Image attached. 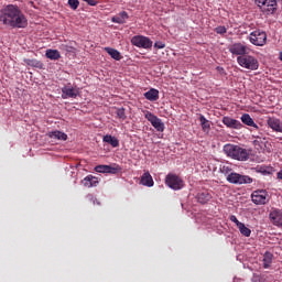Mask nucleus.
<instances>
[{
    "instance_id": "1",
    "label": "nucleus",
    "mask_w": 282,
    "mask_h": 282,
    "mask_svg": "<svg viewBox=\"0 0 282 282\" xmlns=\"http://www.w3.org/2000/svg\"><path fill=\"white\" fill-rule=\"evenodd\" d=\"M0 23L4 28L12 30H23L28 28V17L17 4H7L0 10Z\"/></svg>"
},
{
    "instance_id": "2",
    "label": "nucleus",
    "mask_w": 282,
    "mask_h": 282,
    "mask_svg": "<svg viewBox=\"0 0 282 282\" xmlns=\"http://www.w3.org/2000/svg\"><path fill=\"white\" fill-rule=\"evenodd\" d=\"M224 151L228 158H232V160H238V162H248L250 159V152L235 144H226L224 147Z\"/></svg>"
},
{
    "instance_id": "3",
    "label": "nucleus",
    "mask_w": 282,
    "mask_h": 282,
    "mask_svg": "<svg viewBox=\"0 0 282 282\" xmlns=\"http://www.w3.org/2000/svg\"><path fill=\"white\" fill-rule=\"evenodd\" d=\"M237 63L240 65V67H243L245 69H250L251 72H254L259 69V59L252 55H242L237 57Z\"/></svg>"
},
{
    "instance_id": "4",
    "label": "nucleus",
    "mask_w": 282,
    "mask_h": 282,
    "mask_svg": "<svg viewBox=\"0 0 282 282\" xmlns=\"http://www.w3.org/2000/svg\"><path fill=\"white\" fill-rule=\"evenodd\" d=\"M252 144L254 147V149L257 151H260L261 153L265 152L267 153H270L272 150H271V144H270V141H268V138H265L263 134H260V135H252Z\"/></svg>"
},
{
    "instance_id": "5",
    "label": "nucleus",
    "mask_w": 282,
    "mask_h": 282,
    "mask_svg": "<svg viewBox=\"0 0 282 282\" xmlns=\"http://www.w3.org/2000/svg\"><path fill=\"white\" fill-rule=\"evenodd\" d=\"M249 41L257 47H263V45H265L268 42V34L265 31L256 30L249 34Z\"/></svg>"
},
{
    "instance_id": "6",
    "label": "nucleus",
    "mask_w": 282,
    "mask_h": 282,
    "mask_svg": "<svg viewBox=\"0 0 282 282\" xmlns=\"http://www.w3.org/2000/svg\"><path fill=\"white\" fill-rule=\"evenodd\" d=\"M165 184L169 188H172V191H182L184 187V180L177 176V174L169 173L165 176Z\"/></svg>"
},
{
    "instance_id": "7",
    "label": "nucleus",
    "mask_w": 282,
    "mask_h": 282,
    "mask_svg": "<svg viewBox=\"0 0 282 282\" xmlns=\"http://www.w3.org/2000/svg\"><path fill=\"white\" fill-rule=\"evenodd\" d=\"M226 180H227V182H229V184H239V185L252 184V182H253L252 177H250L248 175H241L236 172H231L230 174H228Z\"/></svg>"
},
{
    "instance_id": "8",
    "label": "nucleus",
    "mask_w": 282,
    "mask_h": 282,
    "mask_svg": "<svg viewBox=\"0 0 282 282\" xmlns=\"http://www.w3.org/2000/svg\"><path fill=\"white\" fill-rule=\"evenodd\" d=\"M268 191L265 189H257L251 194V202L256 204V206H265L270 198H268Z\"/></svg>"
},
{
    "instance_id": "9",
    "label": "nucleus",
    "mask_w": 282,
    "mask_h": 282,
    "mask_svg": "<svg viewBox=\"0 0 282 282\" xmlns=\"http://www.w3.org/2000/svg\"><path fill=\"white\" fill-rule=\"evenodd\" d=\"M132 45L141 47L142 50H151L153 47V41L144 35H134L131 39Z\"/></svg>"
},
{
    "instance_id": "10",
    "label": "nucleus",
    "mask_w": 282,
    "mask_h": 282,
    "mask_svg": "<svg viewBox=\"0 0 282 282\" xmlns=\"http://www.w3.org/2000/svg\"><path fill=\"white\" fill-rule=\"evenodd\" d=\"M258 8H259L260 12H262L263 14L270 15V14H274V12H276V8H279V4H278L276 0H265Z\"/></svg>"
},
{
    "instance_id": "11",
    "label": "nucleus",
    "mask_w": 282,
    "mask_h": 282,
    "mask_svg": "<svg viewBox=\"0 0 282 282\" xmlns=\"http://www.w3.org/2000/svg\"><path fill=\"white\" fill-rule=\"evenodd\" d=\"M144 117L152 124V127L156 129V131H164V122H162V119L158 118V116L153 115L151 111H145Z\"/></svg>"
},
{
    "instance_id": "12",
    "label": "nucleus",
    "mask_w": 282,
    "mask_h": 282,
    "mask_svg": "<svg viewBox=\"0 0 282 282\" xmlns=\"http://www.w3.org/2000/svg\"><path fill=\"white\" fill-rule=\"evenodd\" d=\"M229 52L230 54H234L235 56H246L248 52V46L246 44L238 42L229 45Z\"/></svg>"
},
{
    "instance_id": "13",
    "label": "nucleus",
    "mask_w": 282,
    "mask_h": 282,
    "mask_svg": "<svg viewBox=\"0 0 282 282\" xmlns=\"http://www.w3.org/2000/svg\"><path fill=\"white\" fill-rule=\"evenodd\" d=\"M221 122L225 124V127H227V129H243V123L237 119H232L231 117H223Z\"/></svg>"
},
{
    "instance_id": "14",
    "label": "nucleus",
    "mask_w": 282,
    "mask_h": 282,
    "mask_svg": "<svg viewBox=\"0 0 282 282\" xmlns=\"http://www.w3.org/2000/svg\"><path fill=\"white\" fill-rule=\"evenodd\" d=\"M269 217L274 226L282 227V210L281 209L273 208L270 212Z\"/></svg>"
},
{
    "instance_id": "15",
    "label": "nucleus",
    "mask_w": 282,
    "mask_h": 282,
    "mask_svg": "<svg viewBox=\"0 0 282 282\" xmlns=\"http://www.w3.org/2000/svg\"><path fill=\"white\" fill-rule=\"evenodd\" d=\"M78 97V90L74 87L64 86L62 88V98L64 100H67V98H77Z\"/></svg>"
},
{
    "instance_id": "16",
    "label": "nucleus",
    "mask_w": 282,
    "mask_h": 282,
    "mask_svg": "<svg viewBox=\"0 0 282 282\" xmlns=\"http://www.w3.org/2000/svg\"><path fill=\"white\" fill-rule=\"evenodd\" d=\"M268 127L272 129V131H276L278 133H282V123L281 120L274 117H269L267 120Z\"/></svg>"
},
{
    "instance_id": "17",
    "label": "nucleus",
    "mask_w": 282,
    "mask_h": 282,
    "mask_svg": "<svg viewBox=\"0 0 282 282\" xmlns=\"http://www.w3.org/2000/svg\"><path fill=\"white\" fill-rule=\"evenodd\" d=\"M100 180L94 175H88L82 181L83 186L86 188H94V186H98Z\"/></svg>"
},
{
    "instance_id": "18",
    "label": "nucleus",
    "mask_w": 282,
    "mask_h": 282,
    "mask_svg": "<svg viewBox=\"0 0 282 282\" xmlns=\"http://www.w3.org/2000/svg\"><path fill=\"white\" fill-rule=\"evenodd\" d=\"M240 120H241L242 124H246L247 127H252L256 131H259V126L254 122V119H252V117H250V115L243 113L240 117Z\"/></svg>"
},
{
    "instance_id": "19",
    "label": "nucleus",
    "mask_w": 282,
    "mask_h": 282,
    "mask_svg": "<svg viewBox=\"0 0 282 282\" xmlns=\"http://www.w3.org/2000/svg\"><path fill=\"white\" fill-rule=\"evenodd\" d=\"M102 142H105L106 144H110L112 149H118V147H120V140L111 134L104 135Z\"/></svg>"
},
{
    "instance_id": "20",
    "label": "nucleus",
    "mask_w": 282,
    "mask_h": 282,
    "mask_svg": "<svg viewBox=\"0 0 282 282\" xmlns=\"http://www.w3.org/2000/svg\"><path fill=\"white\" fill-rule=\"evenodd\" d=\"M144 98L150 100V102H155V100H160V90L155 88H151L147 93H144Z\"/></svg>"
},
{
    "instance_id": "21",
    "label": "nucleus",
    "mask_w": 282,
    "mask_h": 282,
    "mask_svg": "<svg viewBox=\"0 0 282 282\" xmlns=\"http://www.w3.org/2000/svg\"><path fill=\"white\" fill-rule=\"evenodd\" d=\"M196 199L198 204H208L213 199V194H210L208 191L200 192L196 195Z\"/></svg>"
},
{
    "instance_id": "22",
    "label": "nucleus",
    "mask_w": 282,
    "mask_h": 282,
    "mask_svg": "<svg viewBox=\"0 0 282 282\" xmlns=\"http://www.w3.org/2000/svg\"><path fill=\"white\" fill-rule=\"evenodd\" d=\"M140 184H142V186H148V188L153 187V176H151V173L149 172H144L143 175L141 176V181Z\"/></svg>"
},
{
    "instance_id": "23",
    "label": "nucleus",
    "mask_w": 282,
    "mask_h": 282,
    "mask_svg": "<svg viewBox=\"0 0 282 282\" xmlns=\"http://www.w3.org/2000/svg\"><path fill=\"white\" fill-rule=\"evenodd\" d=\"M48 138H51L52 140L65 141V140H67V133L59 131V130H54V131L48 132Z\"/></svg>"
},
{
    "instance_id": "24",
    "label": "nucleus",
    "mask_w": 282,
    "mask_h": 282,
    "mask_svg": "<svg viewBox=\"0 0 282 282\" xmlns=\"http://www.w3.org/2000/svg\"><path fill=\"white\" fill-rule=\"evenodd\" d=\"M127 19H129V13H127L126 11L120 12L119 14L112 17L111 21L112 23H127Z\"/></svg>"
},
{
    "instance_id": "25",
    "label": "nucleus",
    "mask_w": 282,
    "mask_h": 282,
    "mask_svg": "<svg viewBox=\"0 0 282 282\" xmlns=\"http://www.w3.org/2000/svg\"><path fill=\"white\" fill-rule=\"evenodd\" d=\"M45 56L50 61H58L61 58V52H58V50L48 48L45 52Z\"/></svg>"
},
{
    "instance_id": "26",
    "label": "nucleus",
    "mask_w": 282,
    "mask_h": 282,
    "mask_svg": "<svg viewBox=\"0 0 282 282\" xmlns=\"http://www.w3.org/2000/svg\"><path fill=\"white\" fill-rule=\"evenodd\" d=\"M105 52L113 58V61H122V55L119 53L118 50L111 47H105Z\"/></svg>"
},
{
    "instance_id": "27",
    "label": "nucleus",
    "mask_w": 282,
    "mask_h": 282,
    "mask_svg": "<svg viewBox=\"0 0 282 282\" xmlns=\"http://www.w3.org/2000/svg\"><path fill=\"white\" fill-rule=\"evenodd\" d=\"M256 173H261L262 175H272L274 173V167L272 166H257L254 167Z\"/></svg>"
},
{
    "instance_id": "28",
    "label": "nucleus",
    "mask_w": 282,
    "mask_h": 282,
    "mask_svg": "<svg viewBox=\"0 0 282 282\" xmlns=\"http://www.w3.org/2000/svg\"><path fill=\"white\" fill-rule=\"evenodd\" d=\"M199 122L202 124V129L205 133H208L210 131V121L204 117V115H200L199 117Z\"/></svg>"
},
{
    "instance_id": "29",
    "label": "nucleus",
    "mask_w": 282,
    "mask_h": 282,
    "mask_svg": "<svg viewBox=\"0 0 282 282\" xmlns=\"http://www.w3.org/2000/svg\"><path fill=\"white\" fill-rule=\"evenodd\" d=\"M238 230L240 235H242V237H250V235H252V230H250V228H248L243 223H240V225H238Z\"/></svg>"
},
{
    "instance_id": "30",
    "label": "nucleus",
    "mask_w": 282,
    "mask_h": 282,
    "mask_svg": "<svg viewBox=\"0 0 282 282\" xmlns=\"http://www.w3.org/2000/svg\"><path fill=\"white\" fill-rule=\"evenodd\" d=\"M59 50L66 52V54H76V48L67 43L61 44Z\"/></svg>"
},
{
    "instance_id": "31",
    "label": "nucleus",
    "mask_w": 282,
    "mask_h": 282,
    "mask_svg": "<svg viewBox=\"0 0 282 282\" xmlns=\"http://www.w3.org/2000/svg\"><path fill=\"white\" fill-rule=\"evenodd\" d=\"M24 63L30 67H37V69H43V63L36 59H24Z\"/></svg>"
},
{
    "instance_id": "32",
    "label": "nucleus",
    "mask_w": 282,
    "mask_h": 282,
    "mask_svg": "<svg viewBox=\"0 0 282 282\" xmlns=\"http://www.w3.org/2000/svg\"><path fill=\"white\" fill-rule=\"evenodd\" d=\"M272 253L265 252L263 256V268L268 269L272 264Z\"/></svg>"
},
{
    "instance_id": "33",
    "label": "nucleus",
    "mask_w": 282,
    "mask_h": 282,
    "mask_svg": "<svg viewBox=\"0 0 282 282\" xmlns=\"http://www.w3.org/2000/svg\"><path fill=\"white\" fill-rule=\"evenodd\" d=\"M122 171V167L120 165H108L107 173L110 175H117V173H120Z\"/></svg>"
},
{
    "instance_id": "34",
    "label": "nucleus",
    "mask_w": 282,
    "mask_h": 282,
    "mask_svg": "<svg viewBox=\"0 0 282 282\" xmlns=\"http://www.w3.org/2000/svg\"><path fill=\"white\" fill-rule=\"evenodd\" d=\"M86 199H88V202H91V204H94V206H96V205L100 206V203L98 202L96 196H94L93 194H87Z\"/></svg>"
},
{
    "instance_id": "35",
    "label": "nucleus",
    "mask_w": 282,
    "mask_h": 282,
    "mask_svg": "<svg viewBox=\"0 0 282 282\" xmlns=\"http://www.w3.org/2000/svg\"><path fill=\"white\" fill-rule=\"evenodd\" d=\"M86 199H88V202H91V204H94V206H96V205L100 206V203L98 202L96 196H94L93 194H87Z\"/></svg>"
},
{
    "instance_id": "36",
    "label": "nucleus",
    "mask_w": 282,
    "mask_h": 282,
    "mask_svg": "<svg viewBox=\"0 0 282 282\" xmlns=\"http://www.w3.org/2000/svg\"><path fill=\"white\" fill-rule=\"evenodd\" d=\"M220 173H223L224 175H230V173H232V167H230L229 165H223L220 167Z\"/></svg>"
},
{
    "instance_id": "37",
    "label": "nucleus",
    "mask_w": 282,
    "mask_h": 282,
    "mask_svg": "<svg viewBox=\"0 0 282 282\" xmlns=\"http://www.w3.org/2000/svg\"><path fill=\"white\" fill-rule=\"evenodd\" d=\"M68 6L72 10H78L80 2L78 0H68Z\"/></svg>"
},
{
    "instance_id": "38",
    "label": "nucleus",
    "mask_w": 282,
    "mask_h": 282,
    "mask_svg": "<svg viewBox=\"0 0 282 282\" xmlns=\"http://www.w3.org/2000/svg\"><path fill=\"white\" fill-rule=\"evenodd\" d=\"M214 31L216 32V34H226V32H228V29L224 25H219L215 28Z\"/></svg>"
},
{
    "instance_id": "39",
    "label": "nucleus",
    "mask_w": 282,
    "mask_h": 282,
    "mask_svg": "<svg viewBox=\"0 0 282 282\" xmlns=\"http://www.w3.org/2000/svg\"><path fill=\"white\" fill-rule=\"evenodd\" d=\"M117 117L120 118V120L127 119V115L124 113V108L117 109Z\"/></svg>"
},
{
    "instance_id": "40",
    "label": "nucleus",
    "mask_w": 282,
    "mask_h": 282,
    "mask_svg": "<svg viewBox=\"0 0 282 282\" xmlns=\"http://www.w3.org/2000/svg\"><path fill=\"white\" fill-rule=\"evenodd\" d=\"M96 173H107L108 171V165H97L95 167Z\"/></svg>"
},
{
    "instance_id": "41",
    "label": "nucleus",
    "mask_w": 282,
    "mask_h": 282,
    "mask_svg": "<svg viewBox=\"0 0 282 282\" xmlns=\"http://www.w3.org/2000/svg\"><path fill=\"white\" fill-rule=\"evenodd\" d=\"M252 282H265V279H263V276H261L260 274H253Z\"/></svg>"
},
{
    "instance_id": "42",
    "label": "nucleus",
    "mask_w": 282,
    "mask_h": 282,
    "mask_svg": "<svg viewBox=\"0 0 282 282\" xmlns=\"http://www.w3.org/2000/svg\"><path fill=\"white\" fill-rule=\"evenodd\" d=\"M229 219L237 226V228L242 224L241 221H239V219H237V216L235 215H231Z\"/></svg>"
},
{
    "instance_id": "43",
    "label": "nucleus",
    "mask_w": 282,
    "mask_h": 282,
    "mask_svg": "<svg viewBox=\"0 0 282 282\" xmlns=\"http://www.w3.org/2000/svg\"><path fill=\"white\" fill-rule=\"evenodd\" d=\"M154 47L156 50H164V47H166V44L164 42H155Z\"/></svg>"
},
{
    "instance_id": "44",
    "label": "nucleus",
    "mask_w": 282,
    "mask_h": 282,
    "mask_svg": "<svg viewBox=\"0 0 282 282\" xmlns=\"http://www.w3.org/2000/svg\"><path fill=\"white\" fill-rule=\"evenodd\" d=\"M85 1V3H88V6H97L98 4V1L96 0H83Z\"/></svg>"
},
{
    "instance_id": "45",
    "label": "nucleus",
    "mask_w": 282,
    "mask_h": 282,
    "mask_svg": "<svg viewBox=\"0 0 282 282\" xmlns=\"http://www.w3.org/2000/svg\"><path fill=\"white\" fill-rule=\"evenodd\" d=\"M278 180H282V170H280L276 174Z\"/></svg>"
},
{
    "instance_id": "46",
    "label": "nucleus",
    "mask_w": 282,
    "mask_h": 282,
    "mask_svg": "<svg viewBox=\"0 0 282 282\" xmlns=\"http://www.w3.org/2000/svg\"><path fill=\"white\" fill-rule=\"evenodd\" d=\"M280 61H282V52H280Z\"/></svg>"
}]
</instances>
